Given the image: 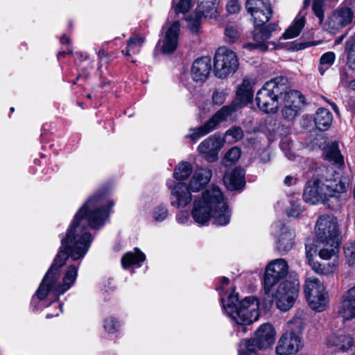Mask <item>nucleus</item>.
<instances>
[{"mask_svg": "<svg viewBox=\"0 0 355 355\" xmlns=\"http://www.w3.org/2000/svg\"><path fill=\"white\" fill-rule=\"evenodd\" d=\"M315 234L319 242L329 246H336L339 242L338 221L333 216L323 215L315 224Z\"/></svg>", "mask_w": 355, "mask_h": 355, "instance_id": "obj_11", "label": "nucleus"}, {"mask_svg": "<svg viewBox=\"0 0 355 355\" xmlns=\"http://www.w3.org/2000/svg\"><path fill=\"white\" fill-rule=\"evenodd\" d=\"M176 219L180 224L187 223L189 220V213L186 211H181L177 214Z\"/></svg>", "mask_w": 355, "mask_h": 355, "instance_id": "obj_50", "label": "nucleus"}, {"mask_svg": "<svg viewBox=\"0 0 355 355\" xmlns=\"http://www.w3.org/2000/svg\"><path fill=\"white\" fill-rule=\"evenodd\" d=\"M299 294V284L295 282L284 281L279 284L275 295H265L264 300L271 304L275 300L277 307L282 311L291 309Z\"/></svg>", "mask_w": 355, "mask_h": 355, "instance_id": "obj_8", "label": "nucleus"}, {"mask_svg": "<svg viewBox=\"0 0 355 355\" xmlns=\"http://www.w3.org/2000/svg\"><path fill=\"white\" fill-rule=\"evenodd\" d=\"M343 309L344 318L355 317V286L349 288L343 295Z\"/></svg>", "mask_w": 355, "mask_h": 355, "instance_id": "obj_26", "label": "nucleus"}, {"mask_svg": "<svg viewBox=\"0 0 355 355\" xmlns=\"http://www.w3.org/2000/svg\"><path fill=\"white\" fill-rule=\"evenodd\" d=\"M309 263L311 266L312 269L318 274H327L329 272L333 271L332 270H326V268L324 266H322V264H320L318 262H315L313 260Z\"/></svg>", "mask_w": 355, "mask_h": 355, "instance_id": "obj_48", "label": "nucleus"}, {"mask_svg": "<svg viewBox=\"0 0 355 355\" xmlns=\"http://www.w3.org/2000/svg\"><path fill=\"white\" fill-rule=\"evenodd\" d=\"M10 112H14V110H15V108L12 107H10Z\"/></svg>", "mask_w": 355, "mask_h": 355, "instance_id": "obj_63", "label": "nucleus"}, {"mask_svg": "<svg viewBox=\"0 0 355 355\" xmlns=\"http://www.w3.org/2000/svg\"><path fill=\"white\" fill-rule=\"evenodd\" d=\"M60 42L62 44H69V38L67 35H64L60 39Z\"/></svg>", "mask_w": 355, "mask_h": 355, "instance_id": "obj_56", "label": "nucleus"}, {"mask_svg": "<svg viewBox=\"0 0 355 355\" xmlns=\"http://www.w3.org/2000/svg\"><path fill=\"white\" fill-rule=\"evenodd\" d=\"M241 156V150L239 148L233 147L230 149L224 157L225 164H232L236 162Z\"/></svg>", "mask_w": 355, "mask_h": 355, "instance_id": "obj_36", "label": "nucleus"}, {"mask_svg": "<svg viewBox=\"0 0 355 355\" xmlns=\"http://www.w3.org/2000/svg\"><path fill=\"white\" fill-rule=\"evenodd\" d=\"M226 137H232L231 141H236L241 139L243 136V132L240 127L234 126L226 131Z\"/></svg>", "mask_w": 355, "mask_h": 355, "instance_id": "obj_41", "label": "nucleus"}, {"mask_svg": "<svg viewBox=\"0 0 355 355\" xmlns=\"http://www.w3.org/2000/svg\"><path fill=\"white\" fill-rule=\"evenodd\" d=\"M344 253L345 257L348 258V262L349 264H354V259H355V248L353 245L351 246H345L344 247Z\"/></svg>", "mask_w": 355, "mask_h": 355, "instance_id": "obj_45", "label": "nucleus"}, {"mask_svg": "<svg viewBox=\"0 0 355 355\" xmlns=\"http://www.w3.org/2000/svg\"><path fill=\"white\" fill-rule=\"evenodd\" d=\"M180 30V23L179 21H174L168 28L165 33L162 47L164 53H171L176 49Z\"/></svg>", "mask_w": 355, "mask_h": 355, "instance_id": "obj_21", "label": "nucleus"}, {"mask_svg": "<svg viewBox=\"0 0 355 355\" xmlns=\"http://www.w3.org/2000/svg\"><path fill=\"white\" fill-rule=\"evenodd\" d=\"M221 146L220 137L213 135L209 137L199 144L198 151L203 155L207 161L214 162L217 159Z\"/></svg>", "mask_w": 355, "mask_h": 355, "instance_id": "obj_19", "label": "nucleus"}, {"mask_svg": "<svg viewBox=\"0 0 355 355\" xmlns=\"http://www.w3.org/2000/svg\"><path fill=\"white\" fill-rule=\"evenodd\" d=\"M227 10L230 14H234L240 10L241 6L237 0H230L226 6Z\"/></svg>", "mask_w": 355, "mask_h": 355, "instance_id": "obj_46", "label": "nucleus"}, {"mask_svg": "<svg viewBox=\"0 0 355 355\" xmlns=\"http://www.w3.org/2000/svg\"><path fill=\"white\" fill-rule=\"evenodd\" d=\"M353 194H354V198L355 199V186H354V190H353Z\"/></svg>", "mask_w": 355, "mask_h": 355, "instance_id": "obj_62", "label": "nucleus"}, {"mask_svg": "<svg viewBox=\"0 0 355 355\" xmlns=\"http://www.w3.org/2000/svg\"><path fill=\"white\" fill-rule=\"evenodd\" d=\"M282 114L288 121H293L299 114L304 97L296 90L288 89L283 98Z\"/></svg>", "mask_w": 355, "mask_h": 355, "instance_id": "obj_16", "label": "nucleus"}, {"mask_svg": "<svg viewBox=\"0 0 355 355\" xmlns=\"http://www.w3.org/2000/svg\"><path fill=\"white\" fill-rule=\"evenodd\" d=\"M276 332L273 326L270 323L262 324L255 332L253 340L259 349L270 347L275 341Z\"/></svg>", "mask_w": 355, "mask_h": 355, "instance_id": "obj_18", "label": "nucleus"}, {"mask_svg": "<svg viewBox=\"0 0 355 355\" xmlns=\"http://www.w3.org/2000/svg\"><path fill=\"white\" fill-rule=\"evenodd\" d=\"M87 98H91V97H92V96H91V94H87Z\"/></svg>", "mask_w": 355, "mask_h": 355, "instance_id": "obj_64", "label": "nucleus"}, {"mask_svg": "<svg viewBox=\"0 0 355 355\" xmlns=\"http://www.w3.org/2000/svg\"><path fill=\"white\" fill-rule=\"evenodd\" d=\"M295 182V179L291 175L286 176L284 179V184L288 186L292 185Z\"/></svg>", "mask_w": 355, "mask_h": 355, "instance_id": "obj_54", "label": "nucleus"}, {"mask_svg": "<svg viewBox=\"0 0 355 355\" xmlns=\"http://www.w3.org/2000/svg\"><path fill=\"white\" fill-rule=\"evenodd\" d=\"M56 306H58L59 308V311L55 313H48L46 315V318H51L54 316H58L59 315V313L62 311V306L61 304H58Z\"/></svg>", "mask_w": 355, "mask_h": 355, "instance_id": "obj_53", "label": "nucleus"}, {"mask_svg": "<svg viewBox=\"0 0 355 355\" xmlns=\"http://www.w3.org/2000/svg\"><path fill=\"white\" fill-rule=\"evenodd\" d=\"M227 93L223 89H216L212 94L214 104L221 105L225 101Z\"/></svg>", "mask_w": 355, "mask_h": 355, "instance_id": "obj_42", "label": "nucleus"}, {"mask_svg": "<svg viewBox=\"0 0 355 355\" xmlns=\"http://www.w3.org/2000/svg\"><path fill=\"white\" fill-rule=\"evenodd\" d=\"M258 347L253 340L245 339L241 342L239 355H257Z\"/></svg>", "mask_w": 355, "mask_h": 355, "instance_id": "obj_35", "label": "nucleus"}, {"mask_svg": "<svg viewBox=\"0 0 355 355\" xmlns=\"http://www.w3.org/2000/svg\"><path fill=\"white\" fill-rule=\"evenodd\" d=\"M344 37H345V35H341L340 37H338V38L336 40V43H337V44H340V43L342 42V40H343V39L344 38Z\"/></svg>", "mask_w": 355, "mask_h": 355, "instance_id": "obj_61", "label": "nucleus"}, {"mask_svg": "<svg viewBox=\"0 0 355 355\" xmlns=\"http://www.w3.org/2000/svg\"><path fill=\"white\" fill-rule=\"evenodd\" d=\"M239 60L236 53L225 46H220L214 58V72L216 77L225 78L236 72Z\"/></svg>", "mask_w": 355, "mask_h": 355, "instance_id": "obj_9", "label": "nucleus"}, {"mask_svg": "<svg viewBox=\"0 0 355 355\" xmlns=\"http://www.w3.org/2000/svg\"><path fill=\"white\" fill-rule=\"evenodd\" d=\"M245 7L252 16L254 23L253 39L255 44H248V46L257 47L265 51L268 48L267 40L270 38L272 32L277 26L275 23L265 25L273 14L271 4L268 0H247Z\"/></svg>", "mask_w": 355, "mask_h": 355, "instance_id": "obj_5", "label": "nucleus"}, {"mask_svg": "<svg viewBox=\"0 0 355 355\" xmlns=\"http://www.w3.org/2000/svg\"><path fill=\"white\" fill-rule=\"evenodd\" d=\"M211 176L212 171L210 169L200 168L195 171L189 187L182 182H178L173 185L172 180H168L167 187L171 190V205L178 208L186 207L191 201L190 191H199L208 184Z\"/></svg>", "mask_w": 355, "mask_h": 355, "instance_id": "obj_6", "label": "nucleus"}, {"mask_svg": "<svg viewBox=\"0 0 355 355\" xmlns=\"http://www.w3.org/2000/svg\"><path fill=\"white\" fill-rule=\"evenodd\" d=\"M295 324L297 330L292 329L289 332L284 334L279 340L276 347V353L278 355H289L297 352L303 346L302 334V321L296 319L291 322Z\"/></svg>", "mask_w": 355, "mask_h": 355, "instance_id": "obj_13", "label": "nucleus"}, {"mask_svg": "<svg viewBox=\"0 0 355 355\" xmlns=\"http://www.w3.org/2000/svg\"><path fill=\"white\" fill-rule=\"evenodd\" d=\"M280 148L285 150V155L288 157V159H293L294 155L288 150V142L287 140L282 141L279 144Z\"/></svg>", "mask_w": 355, "mask_h": 355, "instance_id": "obj_51", "label": "nucleus"}, {"mask_svg": "<svg viewBox=\"0 0 355 355\" xmlns=\"http://www.w3.org/2000/svg\"><path fill=\"white\" fill-rule=\"evenodd\" d=\"M223 307L226 315L234 321L236 326V331L245 334L247 326L257 321L260 315L258 300L254 296L245 297L239 300V295L231 292L226 300L220 298Z\"/></svg>", "mask_w": 355, "mask_h": 355, "instance_id": "obj_3", "label": "nucleus"}, {"mask_svg": "<svg viewBox=\"0 0 355 355\" xmlns=\"http://www.w3.org/2000/svg\"><path fill=\"white\" fill-rule=\"evenodd\" d=\"M113 205L114 202L107 199L106 192L101 191L91 196L79 209L66 236L61 239L59 252L33 296L32 304L36 299L41 302L45 300L55 302L74 284L78 267L71 265L67 268L62 283L60 282V268L69 257L76 261L85 257L93 240L89 227H102Z\"/></svg>", "mask_w": 355, "mask_h": 355, "instance_id": "obj_1", "label": "nucleus"}, {"mask_svg": "<svg viewBox=\"0 0 355 355\" xmlns=\"http://www.w3.org/2000/svg\"><path fill=\"white\" fill-rule=\"evenodd\" d=\"M193 168L189 162H182L175 168L173 177L178 180L187 179L191 174Z\"/></svg>", "mask_w": 355, "mask_h": 355, "instance_id": "obj_34", "label": "nucleus"}, {"mask_svg": "<svg viewBox=\"0 0 355 355\" xmlns=\"http://www.w3.org/2000/svg\"><path fill=\"white\" fill-rule=\"evenodd\" d=\"M98 56L99 60L98 69L100 70L102 67L101 62H105V63H108L112 60L114 55L113 53L106 52L103 49H101L98 52Z\"/></svg>", "mask_w": 355, "mask_h": 355, "instance_id": "obj_44", "label": "nucleus"}, {"mask_svg": "<svg viewBox=\"0 0 355 355\" xmlns=\"http://www.w3.org/2000/svg\"><path fill=\"white\" fill-rule=\"evenodd\" d=\"M336 55L332 51H328L322 55L319 61L318 71L320 75H324L334 63Z\"/></svg>", "mask_w": 355, "mask_h": 355, "instance_id": "obj_33", "label": "nucleus"}, {"mask_svg": "<svg viewBox=\"0 0 355 355\" xmlns=\"http://www.w3.org/2000/svg\"><path fill=\"white\" fill-rule=\"evenodd\" d=\"M353 17L354 13L352 9L347 6H342L328 17L324 28L330 33L336 34L340 29L349 25Z\"/></svg>", "mask_w": 355, "mask_h": 355, "instance_id": "obj_15", "label": "nucleus"}, {"mask_svg": "<svg viewBox=\"0 0 355 355\" xmlns=\"http://www.w3.org/2000/svg\"><path fill=\"white\" fill-rule=\"evenodd\" d=\"M348 87L355 91V78L348 83Z\"/></svg>", "mask_w": 355, "mask_h": 355, "instance_id": "obj_57", "label": "nucleus"}, {"mask_svg": "<svg viewBox=\"0 0 355 355\" xmlns=\"http://www.w3.org/2000/svg\"><path fill=\"white\" fill-rule=\"evenodd\" d=\"M302 10L296 16L292 24L286 30L282 35V38L284 40L293 39L298 36L304 26L305 19L304 16L302 15Z\"/></svg>", "mask_w": 355, "mask_h": 355, "instance_id": "obj_28", "label": "nucleus"}, {"mask_svg": "<svg viewBox=\"0 0 355 355\" xmlns=\"http://www.w3.org/2000/svg\"><path fill=\"white\" fill-rule=\"evenodd\" d=\"M304 293L309 306L317 312L323 311L328 303V295L323 284L315 277H309L304 284Z\"/></svg>", "mask_w": 355, "mask_h": 355, "instance_id": "obj_10", "label": "nucleus"}, {"mask_svg": "<svg viewBox=\"0 0 355 355\" xmlns=\"http://www.w3.org/2000/svg\"><path fill=\"white\" fill-rule=\"evenodd\" d=\"M225 40L229 43H234L239 37L238 31L232 26H227L225 31Z\"/></svg>", "mask_w": 355, "mask_h": 355, "instance_id": "obj_43", "label": "nucleus"}, {"mask_svg": "<svg viewBox=\"0 0 355 355\" xmlns=\"http://www.w3.org/2000/svg\"><path fill=\"white\" fill-rule=\"evenodd\" d=\"M236 105L235 103L222 107L215 114L202 125L190 129V133L187 135L193 142H196L201 137L214 130L217 126L235 112Z\"/></svg>", "mask_w": 355, "mask_h": 355, "instance_id": "obj_12", "label": "nucleus"}, {"mask_svg": "<svg viewBox=\"0 0 355 355\" xmlns=\"http://www.w3.org/2000/svg\"><path fill=\"white\" fill-rule=\"evenodd\" d=\"M325 248L321 249L319 252V256L323 259H329L334 255H335L338 251L339 242H338L336 246H329L324 244Z\"/></svg>", "mask_w": 355, "mask_h": 355, "instance_id": "obj_37", "label": "nucleus"}, {"mask_svg": "<svg viewBox=\"0 0 355 355\" xmlns=\"http://www.w3.org/2000/svg\"><path fill=\"white\" fill-rule=\"evenodd\" d=\"M72 53V51L71 50H69L67 51H60L58 54V58H60L61 57H65L67 55H69V54H71Z\"/></svg>", "mask_w": 355, "mask_h": 355, "instance_id": "obj_55", "label": "nucleus"}, {"mask_svg": "<svg viewBox=\"0 0 355 355\" xmlns=\"http://www.w3.org/2000/svg\"><path fill=\"white\" fill-rule=\"evenodd\" d=\"M192 6V0H179L178 3L175 6V12L185 13L191 8Z\"/></svg>", "mask_w": 355, "mask_h": 355, "instance_id": "obj_40", "label": "nucleus"}, {"mask_svg": "<svg viewBox=\"0 0 355 355\" xmlns=\"http://www.w3.org/2000/svg\"><path fill=\"white\" fill-rule=\"evenodd\" d=\"M168 212L166 207L159 205L155 208L153 216L155 220L162 222L168 216Z\"/></svg>", "mask_w": 355, "mask_h": 355, "instance_id": "obj_38", "label": "nucleus"}, {"mask_svg": "<svg viewBox=\"0 0 355 355\" xmlns=\"http://www.w3.org/2000/svg\"><path fill=\"white\" fill-rule=\"evenodd\" d=\"M349 77L346 71H343L340 73V81L343 84L346 85L348 87Z\"/></svg>", "mask_w": 355, "mask_h": 355, "instance_id": "obj_52", "label": "nucleus"}, {"mask_svg": "<svg viewBox=\"0 0 355 355\" xmlns=\"http://www.w3.org/2000/svg\"><path fill=\"white\" fill-rule=\"evenodd\" d=\"M348 184L343 181L338 173L328 170L325 176L312 178L306 184L303 198L313 205L324 203L330 198L337 197L347 191Z\"/></svg>", "mask_w": 355, "mask_h": 355, "instance_id": "obj_4", "label": "nucleus"}, {"mask_svg": "<svg viewBox=\"0 0 355 355\" xmlns=\"http://www.w3.org/2000/svg\"><path fill=\"white\" fill-rule=\"evenodd\" d=\"M329 104L331 105L332 109L336 112L338 113V107L337 105L334 102H329Z\"/></svg>", "mask_w": 355, "mask_h": 355, "instance_id": "obj_59", "label": "nucleus"}, {"mask_svg": "<svg viewBox=\"0 0 355 355\" xmlns=\"http://www.w3.org/2000/svg\"><path fill=\"white\" fill-rule=\"evenodd\" d=\"M302 213V208L298 203H292L287 214L290 217L297 218Z\"/></svg>", "mask_w": 355, "mask_h": 355, "instance_id": "obj_47", "label": "nucleus"}, {"mask_svg": "<svg viewBox=\"0 0 355 355\" xmlns=\"http://www.w3.org/2000/svg\"><path fill=\"white\" fill-rule=\"evenodd\" d=\"M145 258V254L136 248H135V252H129L122 257V266L126 269L132 265L139 264L144 261Z\"/></svg>", "mask_w": 355, "mask_h": 355, "instance_id": "obj_31", "label": "nucleus"}, {"mask_svg": "<svg viewBox=\"0 0 355 355\" xmlns=\"http://www.w3.org/2000/svg\"><path fill=\"white\" fill-rule=\"evenodd\" d=\"M253 83L249 78H244L242 84L239 87L236 92V99L233 101L230 105L235 103L237 109L242 105H246L250 103L253 98Z\"/></svg>", "mask_w": 355, "mask_h": 355, "instance_id": "obj_22", "label": "nucleus"}, {"mask_svg": "<svg viewBox=\"0 0 355 355\" xmlns=\"http://www.w3.org/2000/svg\"><path fill=\"white\" fill-rule=\"evenodd\" d=\"M333 121V116L330 111L326 108H319L315 112L314 121L316 128L320 131L328 130Z\"/></svg>", "mask_w": 355, "mask_h": 355, "instance_id": "obj_27", "label": "nucleus"}, {"mask_svg": "<svg viewBox=\"0 0 355 355\" xmlns=\"http://www.w3.org/2000/svg\"><path fill=\"white\" fill-rule=\"evenodd\" d=\"M327 345L329 347H335L337 349L345 351L353 346V339L349 336L342 334H332L327 338Z\"/></svg>", "mask_w": 355, "mask_h": 355, "instance_id": "obj_25", "label": "nucleus"}, {"mask_svg": "<svg viewBox=\"0 0 355 355\" xmlns=\"http://www.w3.org/2000/svg\"><path fill=\"white\" fill-rule=\"evenodd\" d=\"M219 1L220 0H198V6L192 17L193 24L191 29L193 31H198L200 21L202 18H211L214 16Z\"/></svg>", "mask_w": 355, "mask_h": 355, "instance_id": "obj_17", "label": "nucleus"}, {"mask_svg": "<svg viewBox=\"0 0 355 355\" xmlns=\"http://www.w3.org/2000/svg\"><path fill=\"white\" fill-rule=\"evenodd\" d=\"M288 272V264L283 259L272 261L266 267L263 276V289L265 295H269L271 288Z\"/></svg>", "mask_w": 355, "mask_h": 355, "instance_id": "obj_14", "label": "nucleus"}, {"mask_svg": "<svg viewBox=\"0 0 355 355\" xmlns=\"http://www.w3.org/2000/svg\"><path fill=\"white\" fill-rule=\"evenodd\" d=\"M211 69L209 57H202L194 61L191 67V76L196 82H204L209 76Z\"/></svg>", "mask_w": 355, "mask_h": 355, "instance_id": "obj_20", "label": "nucleus"}, {"mask_svg": "<svg viewBox=\"0 0 355 355\" xmlns=\"http://www.w3.org/2000/svg\"><path fill=\"white\" fill-rule=\"evenodd\" d=\"M146 39L142 35L139 34L133 35L127 40L126 51H122V53L128 57L130 56L131 53H139Z\"/></svg>", "mask_w": 355, "mask_h": 355, "instance_id": "obj_29", "label": "nucleus"}, {"mask_svg": "<svg viewBox=\"0 0 355 355\" xmlns=\"http://www.w3.org/2000/svg\"><path fill=\"white\" fill-rule=\"evenodd\" d=\"M223 182L230 191L242 189L245 184L244 170L235 168L231 173L224 175Z\"/></svg>", "mask_w": 355, "mask_h": 355, "instance_id": "obj_23", "label": "nucleus"}, {"mask_svg": "<svg viewBox=\"0 0 355 355\" xmlns=\"http://www.w3.org/2000/svg\"><path fill=\"white\" fill-rule=\"evenodd\" d=\"M220 282L222 284V285H227L229 284V282H230V280L227 277H223L221 279H220Z\"/></svg>", "mask_w": 355, "mask_h": 355, "instance_id": "obj_58", "label": "nucleus"}, {"mask_svg": "<svg viewBox=\"0 0 355 355\" xmlns=\"http://www.w3.org/2000/svg\"><path fill=\"white\" fill-rule=\"evenodd\" d=\"M288 89V80L284 76L267 81L257 93L258 107L265 113H275L279 105V100L283 98Z\"/></svg>", "mask_w": 355, "mask_h": 355, "instance_id": "obj_7", "label": "nucleus"}, {"mask_svg": "<svg viewBox=\"0 0 355 355\" xmlns=\"http://www.w3.org/2000/svg\"><path fill=\"white\" fill-rule=\"evenodd\" d=\"M310 3H311V0H304L303 8L305 9L307 7H309Z\"/></svg>", "mask_w": 355, "mask_h": 355, "instance_id": "obj_60", "label": "nucleus"}, {"mask_svg": "<svg viewBox=\"0 0 355 355\" xmlns=\"http://www.w3.org/2000/svg\"><path fill=\"white\" fill-rule=\"evenodd\" d=\"M191 216L194 221L201 225H205L211 216H213L217 225L229 223L230 211L218 187H213L206 190L200 198L195 200Z\"/></svg>", "mask_w": 355, "mask_h": 355, "instance_id": "obj_2", "label": "nucleus"}, {"mask_svg": "<svg viewBox=\"0 0 355 355\" xmlns=\"http://www.w3.org/2000/svg\"><path fill=\"white\" fill-rule=\"evenodd\" d=\"M317 249L313 244H306V257L309 262L312 261L313 255L316 253Z\"/></svg>", "mask_w": 355, "mask_h": 355, "instance_id": "obj_49", "label": "nucleus"}, {"mask_svg": "<svg viewBox=\"0 0 355 355\" xmlns=\"http://www.w3.org/2000/svg\"><path fill=\"white\" fill-rule=\"evenodd\" d=\"M119 323L112 317L107 318L104 320V329L109 334H113L118 331Z\"/></svg>", "mask_w": 355, "mask_h": 355, "instance_id": "obj_39", "label": "nucleus"}, {"mask_svg": "<svg viewBox=\"0 0 355 355\" xmlns=\"http://www.w3.org/2000/svg\"><path fill=\"white\" fill-rule=\"evenodd\" d=\"M345 51L347 53V65L349 69L355 70V35L347 41Z\"/></svg>", "mask_w": 355, "mask_h": 355, "instance_id": "obj_32", "label": "nucleus"}, {"mask_svg": "<svg viewBox=\"0 0 355 355\" xmlns=\"http://www.w3.org/2000/svg\"><path fill=\"white\" fill-rule=\"evenodd\" d=\"M280 226L281 234L277 243V249L281 253H286L294 245L295 233L282 224Z\"/></svg>", "mask_w": 355, "mask_h": 355, "instance_id": "obj_24", "label": "nucleus"}, {"mask_svg": "<svg viewBox=\"0 0 355 355\" xmlns=\"http://www.w3.org/2000/svg\"><path fill=\"white\" fill-rule=\"evenodd\" d=\"M326 158L332 162L334 164L341 166L344 164V158L338 148V144L336 141L332 142L327 146L324 150Z\"/></svg>", "mask_w": 355, "mask_h": 355, "instance_id": "obj_30", "label": "nucleus"}]
</instances>
